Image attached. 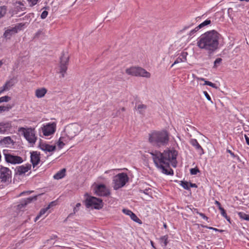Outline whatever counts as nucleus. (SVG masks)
<instances>
[{
    "instance_id": "nucleus-13",
    "label": "nucleus",
    "mask_w": 249,
    "mask_h": 249,
    "mask_svg": "<svg viewBox=\"0 0 249 249\" xmlns=\"http://www.w3.org/2000/svg\"><path fill=\"white\" fill-rule=\"evenodd\" d=\"M16 77H13L9 80H7L5 84L0 88V94H2L4 91L9 90L11 88L14 86L17 83Z\"/></svg>"
},
{
    "instance_id": "nucleus-4",
    "label": "nucleus",
    "mask_w": 249,
    "mask_h": 249,
    "mask_svg": "<svg viewBox=\"0 0 249 249\" xmlns=\"http://www.w3.org/2000/svg\"><path fill=\"white\" fill-rule=\"evenodd\" d=\"M18 131L21 133L28 142L31 144H35L37 137L36 136V131L34 128L20 127Z\"/></svg>"
},
{
    "instance_id": "nucleus-3",
    "label": "nucleus",
    "mask_w": 249,
    "mask_h": 249,
    "mask_svg": "<svg viewBox=\"0 0 249 249\" xmlns=\"http://www.w3.org/2000/svg\"><path fill=\"white\" fill-rule=\"evenodd\" d=\"M148 137L150 144L157 148L165 146L169 141V134L166 130L153 131Z\"/></svg>"
},
{
    "instance_id": "nucleus-55",
    "label": "nucleus",
    "mask_w": 249,
    "mask_h": 249,
    "mask_svg": "<svg viewBox=\"0 0 249 249\" xmlns=\"http://www.w3.org/2000/svg\"><path fill=\"white\" fill-rule=\"evenodd\" d=\"M245 138L247 144L248 145H249V137H248L246 135H245Z\"/></svg>"
},
{
    "instance_id": "nucleus-57",
    "label": "nucleus",
    "mask_w": 249,
    "mask_h": 249,
    "mask_svg": "<svg viewBox=\"0 0 249 249\" xmlns=\"http://www.w3.org/2000/svg\"><path fill=\"white\" fill-rule=\"evenodd\" d=\"M244 126V129L246 131H248L249 129V125H243Z\"/></svg>"
},
{
    "instance_id": "nucleus-23",
    "label": "nucleus",
    "mask_w": 249,
    "mask_h": 249,
    "mask_svg": "<svg viewBox=\"0 0 249 249\" xmlns=\"http://www.w3.org/2000/svg\"><path fill=\"white\" fill-rule=\"evenodd\" d=\"M168 238V235H165L161 236L159 239L160 245L164 248H165L169 243Z\"/></svg>"
},
{
    "instance_id": "nucleus-47",
    "label": "nucleus",
    "mask_w": 249,
    "mask_h": 249,
    "mask_svg": "<svg viewBox=\"0 0 249 249\" xmlns=\"http://www.w3.org/2000/svg\"><path fill=\"white\" fill-rule=\"evenodd\" d=\"M219 210L220 211V213H221V214L222 215V216H223L224 218H227V214L226 212V211L224 210V209L223 208H220V209H219Z\"/></svg>"
},
{
    "instance_id": "nucleus-21",
    "label": "nucleus",
    "mask_w": 249,
    "mask_h": 249,
    "mask_svg": "<svg viewBox=\"0 0 249 249\" xmlns=\"http://www.w3.org/2000/svg\"><path fill=\"white\" fill-rule=\"evenodd\" d=\"M12 133V125H0V134Z\"/></svg>"
},
{
    "instance_id": "nucleus-18",
    "label": "nucleus",
    "mask_w": 249,
    "mask_h": 249,
    "mask_svg": "<svg viewBox=\"0 0 249 249\" xmlns=\"http://www.w3.org/2000/svg\"><path fill=\"white\" fill-rule=\"evenodd\" d=\"M191 144L194 146L196 149L197 151L200 155H202L204 154V150L199 144L197 140L195 139H192L190 140Z\"/></svg>"
},
{
    "instance_id": "nucleus-15",
    "label": "nucleus",
    "mask_w": 249,
    "mask_h": 249,
    "mask_svg": "<svg viewBox=\"0 0 249 249\" xmlns=\"http://www.w3.org/2000/svg\"><path fill=\"white\" fill-rule=\"evenodd\" d=\"M31 169V165L29 163H27L25 165H22L17 167L15 171L17 174L21 175L26 173Z\"/></svg>"
},
{
    "instance_id": "nucleus-60",
    "label": "nucleus",
    "mask_w": 249,
    "mask_h": 249,
    "mask_svg": "<svg viewBox=\"0 0 249 249\" xmlns=\"http://www.w3.org/2000/svg\"><path fill=\"white\" fill-rule=\"evenodd\" d=\"M16 4H18L19 5L22 6V7L24 6V5L20 1H17V2H16Z\"/></svg>"
},
{
    "instance_id": "nucleus-29",
    "label": "nucleus",
    "mask_w": 249,
    "mask_h": 249,
    "mask_svg": "<svg viewBox=\"0 0 249 249\" xmlns=\"http://www.w3.org/2000/svg\"><path fill=\"white\" fill-rule=\"evenodd\" d=\"M131 219L134 221V222L139 224H142V221L141 219H140L133 212L131 215L130 216Z\"/></svg>"
},
{
    "instance_id": "nucleus-38",
    "label": "nucleus",
    "mask_w": 249,
    "mask_h": 249,
    "mask_svg": "<svg viewBox=\"0 0 249 249\" xmlns=\"http://www.w3.org/2000/svg\"><path fill=\"white\" fill-rule=\"evenodd\" d=\"M190 174L192 175H196L198 173H199L200 172L199 170L198 169V168L196 167L195 168H191L190 170Z\"/></svg>"
},
{
    "instance_id": "nucleus-12",
    "label": "nucleus",
    "mask_w": 249,
    "mask_h": 249,
    "mask_svg": "<svg viewBox=\"0 0 249 249\" xmlns=\"http://www.w3.org/2000/svg\"><path fill=\"white\" fill-rule=\"evenodd\" d=\"M96 195L101 196H107L110 195L109 190L103 184L98 185L95 188Z\"/></svg>"
},
{
    "instance_id": "nucleus-14",
    "label": "nucleus",
    "mask_w": 249,
    "mask_h": 249,
    "mask_svg": "<svg viewBox=\"0 0 249 249\" xmlns=\"http://www.w3.org/2000/svg\"><path fill=\"white\" fill-rule=\"evenodd\" d=\"M40 154L37 151H33L31 153L30 161L33 167L37 165L40 161Z\"/></svg>"
},
{
    "instance_id": "nucleus-26",
    "label": "nucleus",
    "mask_w": 249,
    "mask_h": 249,
    "mask_svg": "<svg viewBox=\"0 0 249 249\" xmlns=\"http://www.w3.org/2000/svg\"><path fill=\"white\" fill-rule=\"evenodd\" d=\"M36 200V196L29 197L25 199L20 204L21 207H24L26 206L28 204L31 203L33 200Z\"/></svg>"
},
{
    "instance_id": "nucleus-42",
    "label": "nucleus",
    "mask_w": 249,
    "mask_h": 249,
    "mask_svg": "<svg viewBox=\"0 0 249 249\" xmlns=\"http://www.w3.org/2000/svg\"><path fill=\"white\" fill-rule=\"evenodd\" d=\"M31 7L36 5L39 0H26Z\"/></svg>"
},
{
    "instance_id": "nucleus-44",
    "label": "nucleus",
    "mask_w": 249,
    "mask_h": 249,
    "mask_svg": "<svg viewBox=\"0 0 249 249\" xmlns=\"http://www.w3.org/2000/svg\"><path fill=\"white\" fill-rule=\"evenodd\" d=\"M81 206V204L80 203H77L76 204V206L73 208V213H75L79 211V207Z\"/></svg>"
},
{
    "instance_id": "nucleus-2",
    "label": "nucleus",
    "mask_w": 249,
    "mask_h": 249,
    "mask_svg": "<svg viewBox=\"0 0 249 249\" xmlns=\"http://www.w3.org/2000/svg\"><path fill=\"white\" fill-rule=\"evenodd\" d=\"M151 156L153 162L158 169L162 174L167 176H173L174 170L170 164L166 161V158L159 151L155 150L148 152Z\"/></svg>"
},
{
    "instance_id": "nucleus-64",
    "label": "nucleus",
    "mask_w": 249,
    "mask_h": 249,
    "mask_svg": "<svg viewBox=\"0 0 249 249\" xmlns=\"http://www.w3.org/2000/svg\"><path fill=\"white\" fill-rule=\"evenodd\" d=\"M42 32L41 31H38L36 33V36H38L39 35H40L41 34Z\"/></svg>"
},
{
    "instance_id": "nucleus-52",
    "label": "nucleus",
    "mask_w": 249,
    "mask_h": 249,
    "mask_svg": "<svg viewBox=\"0 0 249 249\" xmlns=\"http://www.w3.org/2000/svg\"><path fill=\"white\" fill-rule=\"evenodd\" d=\"M197 79L198 80L204 81V83L203 84V85H207V83L208 82V81L206 80L205 78L199 77V78H197Z\"/></svg>"
},
{
    "instance_id": "nucleus-58",
    "label": "nucleus",
    "mask_w": 249,
    "mask_h": 249,
    "mask_svg": "<svg viewBox=\"0 0 249 249\" xmlns=\"http://www.w3.org/2000/svg\"><path fill=\"white\" fill-rule=\"evenodd\" d=\"M150 244L153 248H154V249H156V248L154 245V243L153 241H151V240L150 241Z\"/></svg>"
},
{
    "instance_id": "nucleus-32",
    "label": "nucleus",
    "mask_w": 249,
    "mask_h": 249,
    "mask_svg": "<svg viewBox=\"0 0 249 249\" xmlns=\"http://www.w3.org/2000/svg\"><path fill=\"white\" fill-rule=\"evenodd\" d=\"M50 208V205H48L46 208L41 209L39 213L37 214V218H40L42 215L44 214Z\"/></svg>"
},
{
    "instance_id": "nucleus-6",
    "label": "nucleus",
    "mask_w": 249,
    "mask_h": 249,
    "mask_svg": "<svg viewBox=\"0 0 249 249\" xmlns=\"http://www.w3.org/2000/svg\"><path fill=\"white\" fill-rule=\"evenodd\" d=\"M162 154L164 156V158H166V161L171 164L173 167H176L177 166V157L178 156V151L174 149H167L163 151Z\"/></svg>"
},
{
    "instance_id": "nucleus-63",
    "label": "nucleus",
    "mask_w": 249,
    "mask_h": 249,
    "mask_svg": "<svg viewBox=\"0 0 249 249\" xmlns=\"http://www.w3.org/2000/svg\"><path fill=\"white\" fill-rule=\"evenodd\" d=\"M163 226L164 229H166L167 228V225L165 223H163Z\"/></svg>"
},
{
    "instance_id": "nucleus-61",
    "label": "nucleus",
    "mask_w": 249,
    "mask_h": 249,
    "mask_svg": "<svg viewBox=\"0 0 249 249\" xmlns=\"http://www.w3.org/2000/svg\"><path fill=\"white\" fill-rule=\"evenodd\" d=\"M227 218H225L228 221H229L230 223H231V218L229 216H228V215H227Z\"/></svg>"
},
{
    "instance_id": "nucleus-11",
    "label": "nucleus",
    "mask_w": 249,
    "mask_h": 249,
    "mask_svg": "<svg viewBox=\"0 0 249 249\" xmlns=\"http://www.w3.org/2000/svg\"><path fill=\"white\" fill-rule=\"evenodd\" d=\"M12 178V172L9 168L0 165V179L1 181L5 183Z\"/></svg>"
},
{
    "instance_id": "nucleus-46",
    "label": "nucleus",
    "mask_w": 249,
    "mask_h": 249,
    "mask_svg": "<svg viewBox=\"0 0 249 249\" xmlns=\"http://www.w3.org/2000/svg\"><path fill=\"white\" fill-rule=\"evenodd\" d=\"M193 25V23L189 24L188 25H186L184 26V27L182 28L181 30H180V32H183L184 31L189 29Z\"/></svg>"
},
{
    "instance_id": "nucleus-43",
    "label": "nucleus",
    "mask_w": 249,
    "mask_h": 249,
    "mask_svg": "<svg viewBox=\"0 0 249 249\" xmlns=\"http://www.w3.org/2000/svg\"><path fill=\"white\" fill-rule=\"evenodd\" d=\"M122 212L124 213L129 216H130L132 213H133L132 211L127 209H123Z\"/></svg>"
},
{
    "instance_id": "nucleus-37",
    "label": "nucleus",
    "mask_w": 249,
    "mask_h": 249,
    "mask_svg": "<svg viewBox=\"0 0 249 249\" xmlns=\"http://www.w3.org/2000/svg\"><path fill=\"white\" fill-rule=\"evenodd\" d=\"M201 226L203 228L208 229H210V230H213V231H217V232H220V233H222L224 231L223 230L218 229H216V228H213V227H209L208 226L201 225Z\"/></svg>"
},
{
    "instance_id": "nucleus-33",
    "label": "nucleus",
    "mask_w": 249,
    "mask_h": 249,
    "mask_svg": "<svg viewBox=\"0 0 249 249\" xmlns=\"http://www.w3.org/2000/svg\"><path fill=\"white\" fill-rule=\"evenodd\" d=\"M179 185L182 186L183 188L187 190H189V183L187 181H180Z\"/></svg>"
},
{
    "instance_id": "nucleus-22",
    "label": "nucleus",
    "mask_w": 249,
    "mask_h": 249,
    "mask_svg": "<svg viewBox=\"0 0 249 249\" xmlns=\"http://www.w3.org/2000/svg\"><path fill=\"white\" fill-rule=\"evenodd\" d=\"M15 142L9 136L5 137L1 140H0V145H6L12 144L14 145Z\"/></svg>"
},
{
    "instance_id": "nucleus-17",
    "label": "nucleus",
    "mask_w": 249,
    "mask_h": 249,
    "mask_svg": "<svg viewBox=\"0 0 249 249\" xmlns=\"http://www.w3.org/2000/svg\"><path fill=\"white\" fill-rule=\"evenodd\" d=\"M38 147L44 151L46 153L47 152H53L56 149V146L53 145H50L47 143H40Z\"/></svg>"
},
{
    "instance_id": "nucleus-24",
    "label": "nucleus",
    "mask_w": 249,
    "mask_h": 249,
    "mask_svg": "<svg viewBox=\"0 0 249 249\" xmlns=\"http://www.w3.org/2000/svg\"><path fill=\"white\" fill-rule=\"evenodd\" d=\"M66 170L65 168H63L61 170L58 171L53 176V178L55 179H60L63 178L65 176Z\"/></svg>"
},
{
    "instance_id": "nucleus-35",
    "label": "nucleus",
    "mask_w": 249,
    "mask_h": 249,
    "mask_svg": "<svg viewBox=\"0 0 249 249\" xmlns=\"http://www.w3.org/2000/svg\"><path fill=\"white\" fill-rule=\"evenodd\" d=\"M211 23V21L210 19H207L204 21L200 23L198 26H197V28L200 29L203 27L207 26L210 24Z\"/></svg>"
},
{
    "instance_id": "nucleus-27",
    "label": "nucleus",
    "mask_w": 249,
    "mask_h": 249,
    "mask_svg": "<svg viewBox=\"0 0 249 249\" xmlns=\"http://www.w3.org/2000/svg\"><path fill=\"white\" fill-rule=\"evenodd\" d=\"M146 108V105L142 104L138 105L137 106V110L139 111L140 114L142 115H143L145 113Z\"/></svg>"
},
{
    "instance_id": "nucleus-30",
    "label": "nucleus",
    "mask_w": 249,
    "mask_h": 249,
    "mask_svg": "<svg viewBox=\"0 0 249 249\" xmlns=\"http://www.w3.org/2000/svg\"><path fill=\"white\" fill-rule=\"evenodd\" d=\"M226 152L227 153H229L233 159L237 160L238 161H239V162L241 161V159L240 158V157L237 155L234 154V153L233 152H232L231 150H230L229 149H227Z\"/></svg>"
},
{
    "instance_id": "nucleus-45",
    "label": "nucleus",
    "mask_w": 249,
    "mask_h": 249,
    "mask_svg": "<svg viewBox=\"0 0 249 249\" xmlns=\"http://www.w3.org/2000/svg\"><path fill=\"white\" fill-rule=\"evenodd\" d=\"M151 189L149 188H146L143 190H140V192L142 193L145 195H149L150 193Z\"/></svg>"
},
{
    "instance_id": "nucleus-5",
    "label": "nucleus",
    "mask_w": 249,
    "mask_h": 249,
    "mask_svg": "<svg viewBox=\"0 0 249 249\" xmlns=\"http://www.w3.org/2000/svg\"><path fill=\"white\" fill-rule=\"evenodd\" d=\"M129 179L126 173H121L117 174L113 177V188L117 190L124 187Z\"/></svg>"
},
{
    "instance_id": "nucleus-20",
    "label": "nucleus",
    "mask_w": 249,
    "mask_h": 249,
    "mask_svg": "<svg viewBox=\"0 0 249 249\" xmlns=\"http://www.w3.org/2000/svg\"><path fill=\"white\" fill-rule=\"evenodd\" d=\"M19 27L15 26L6 30L4 33L3 36L5 38H10L13 35L18 33Z\"/></svg>"
},
{
    "instance_id": "nucleus-40",
    "label": "nucleus",
    "mask_w": 249,
    "mask_h": 249,
    "mask_svg": "<svg viewBox=\"0 0 249 249\" xmlns=\"http://www.w3.org/2000/svg\"><path fill=\"white\" fill-rule=\"evenodd\" d=\"M222 61V59L221 58H217L214 61V65L213 66V68H216L217 67V65L220 64Z\"/></svg>"
},
{
    "instance_id": "nucleus-16",
    "label": "nucleus",
    "mask_w": 249,
    "mask_h": 249,
    "mask_svg": "<svg viewBox=\"0 0 249 249\" xmlns=\"http://www.w3.org/2000/svg\"><path fill=\"white\" fill-rule=\"evenodd\" d=\"M56 125H43L42 127L43 134L45 136H49L53 134L56 130Z\"/></svg>"
},
{
    "instance_id": "nucleus-1",
    "label": "nucleus",
    "mask_w": 249,
    "mask_h": 249,
    "mask_svg": "<svg viewBox=\"0 0 249 249\" xmlns=\"http://www.w3.org/2000/svg\"><path fill=\"white\" fill-rule=\"evenodd\" d=\"M221 37L222 36L214 30L206 32L197 38V46L211 54L218 49Z\"/></svg>"
},
{
    "instance_id": "nucleus-19",
    "label": "nucleus",
    "mask_w": 249,
    "mask_h": 249,
    "mask_svg": "<svg viewBox=\"0 0 249 249\" xmlns=\"http://www.w3.org/2000/svg\"><path fill=\"white\" fill-rule=\"evenodd\" d=\"M187 55L188 53L187 52H182L173 64L171 65V67H173L175 64L186 61Z\"/></svg>"
},
{
    "instance_id": "nucleus-48",
    "label": "nucleus",
    "mask_w": 249,
    "mask_h": 249,
    "mask_svg": "<svg viewBox=\"0 0 249 249\" xmlns=\"http://www.w3.org/2000/svg\"><path fill=\"white\" fill-rule=\"evenodd\" d=\"M48 12L47 11H44L42 12L40 18L42 19H45L48 16Z\"/></svg>"
},
{
    "instance_id": "nucleus-41",
    "label": "nucleus",
    "mask_w": 249,
    "mask_h": 249,
    "mask_svg": "<svg viewBox=\"0 0 249 249\" xmlns=\"http://www.w3.org/2000/svg\"><path fill=\"white\" fill-rule=\"evenodd\" d=\"M199 30V29L197 28V26L196 27L195 29L192 30L190 31L188 34V35L190 36H194L196 33Z\"/></svg>"
},
{
    "instance_id": "nucleus-36",
    "label": "nucleus",
    "mask_w": 249,
    "mask_h": 249,
    "mask_svg": "<svg viewBox=\"0 0 249 249\" xmlns=\"http://www.w3.org/2000/svg\"><path fill=\"white\" fill-rule=\"evenodd\" d=\"M193 209L194 210V212H196V213L200 215L203 219L206 221L208 220L209 218L206 215H205L204 213L199 212L197 209L193 208Z\"/></svg>"
},
{
    "instance_id": "nucleus-8",
    "label": "nucleus",
    "mask_w": 249,
    "mask_h": 249,
    "mask_svg": "<svg viewBox=\"0 0 249 249\" xmlns=\"http://www.w3.org/2000/svg\"><path fill=\"white\" fill-rule=\"evenodd\" d=\"M126 73L130 75L150 78L151 74L145 70L136 67H132L125 70Z\"/></svg>"
},
{
    "instance_id": "nucleus-49",
    "label": "nucleus",
    "mask_w": 249,
    "mask_h": 249,
    "mask_svg": "<svg viewBox=\"0 0 249 249\" xmlns=\"http://www.w3.org/2000/svg\"><path fill=\"white\" fill-rule=\"evenodd\" d=\"M203 93H204L205 96L206 97V98H207V99L208 101H210L211 103H213L211 98L210 96L209 95V94H208V93L207 91H203Z\"/></svg>"
},
{
    "instance_id": "nucleus-34",
    "label": "nucleus",
    "mask_w": 249,
    "mask_h": 249,
    "mask_svg": "<svg viewBox=\"0 0 249 249\" xmlns=\"http://www.w3.org/2000/svg\"><path fill=\"white\" fill-rule=\"evenodd\" d=\"M7 7L5 6H0V18L3 17L6 13Z\"/></svg>"
},
{
    "instance_id": "nucleus-56",
    "label": "nucleus",
    "mask_w": 249,
    "mask_h": 249,
    "mask_svg": "<svg viewBox=\"0 0 249 249\" xmlns=\"http://www.w3.org/2000/svg\"><path fill=\"white\" fill-rule=\"evenodd\" d=\"M104 135V133H102V134H98L97 136H96V138L97 139H100L101 138H102V137H103Z\"/></svg>"
},
{
    "instance_id": "nucleus-10",
    "label": "nucleus",
    "mask_w": 249,
    "mask_h": 249,
    "mask_svg": "<svg viewBox=\"0 0 249 249\" xmlns=\"http://www.w3.org/2000/svg\"><path fill=\"white\" fill-rule=\"evenodd\" d=\"M69 61V56L67 52H62L61 56L60 58V71L59 73L61 74L62 77H64L68 69V65Z\"/></svg>"
},
{
    "instance_id": "nucleus-31",
    "label": "nucleus",
    "mask_w": 249,
    "mask_h": 249,
    "mask_svg": "<svg viewBox=\"0 0 249 249\" xmlns=\"http://www.w3.org/2000/svg\"><path fill=\"white\" fill-rule=\"evenodd\" d=\"M12 108V106L10 105H7L6 106H0V113L4 111H9Z\"/></svg>"
},
{
    "instance_id": "nucleus-39",
    "label": "nucleus",
    "mask_w": 249,
    "mask_h": 249,
    "mask_svg": "<svg viewBox=\"0 0 249 249\" xmlns=\"http://www.w3.org/2000/svg\"><path fill=\"white\" fill-rule=\"evenodd\" d=\"M11 100V97L8 96H4L0 97V103L2 102H8Z\"/></svg>"
},
{
    "instance_id": "nucleus-25",
    "label": "nucleus",
    "mask_w": 249,
    "mask_h": 249,
    "mask_svg": "<svg viewBox=\"0 0 249 249\" xmlns=\"http://www.w3.org/2000/svg\"><path fill=\"white\" fill-rule=\"evenodd\" d=\"M47 92V89L45 88L37 89L36 90V96L37 98H42Z\"/></svg>"
},
{
    "instance_id": "nucleus-59",
    "label": "nucleus",
    "mask_w": 249,
    "mask_h": 249,
    "mask_svg": "<svg viewBox=\"0 0 249 249\" xmlns=\"http://www.w3.org/2000/svg\"><path fill=\"white\" fill-rule=\"evenodd\" d=\"M55 204V201H52L51 203H50V204L48 205H50V208H51L52 206L54 205Z\"/></svg>"
},
{
    "instance_id": "nucleus-62",
    "label": "nucleus",
    "mask_w": 249,
    "mask_h": 249,
    "mask_svg": "<svg viewBox=\"0 0 249 249\" xmlns=\"http://www.w3.org/2000/svg\"><path fill=\"white\" fill-rule=\"evenodd\" d=\"M77 133V132H74V134H73L72 133H71V132H69V133H70V134L71 135V137H72V136H73V135H76Z\"/></svg>"
},
{
    "instance_id": "nucleus-7",
    "label": "nucleus",
    "mask_w": 249,
    "mask_h": 249,
    "mask_svg": "<svg viewBox=\"0 0 249 249\" xmlns=\"http://www.w3.org/2000/svg\"><path fill=\"white\" fill-rule=\"evenodd\" d=\"M87 208L100 210L103 207V202L101 198L88 196L85 200Z\"/></svg>"
},
{
    "instance_id": "nucleus-9",
    "label": "nucleus",
    "mask_w": 249,
    "mask_h": 249,
    "mask_svg": "<svg viewBox=\"0 0 249 249\" xmlns=\"http://www.w3.org/2000/svg\"><path fill=\"white\" fill-rule=\"evenodd\" d=\"M3 154L5 161L12 164H20L23 162L22 158L19 156L9 153V150L4 149Z\"/></svg>"
},
{
    "instance_id": "nucleus-51",
    "label": "nucleus",
    "mask_w": 249,
    "mask_h": 249,
    "mask_svg": "<svg viewBox=\"0 0 249 249\" xmlns=\"http://www.w3.org/2000/svg\"><path fill=\"white\" fill-rule=\"evenodd\" d=\"M207 83V85H208L209 86H211L213 88H215V89H216L217 88V86H216V85L210 81H208V82Z\"/></svg>"
},
{
    "instance_id": "nucleus-50",
    "label": "nucleus",
    "mask_w": 249,
    "mask_h": 249,
    "mask_svg": "<svg viewBox=\"0 0 249 249\" xmlns=\"http://www.w3.org/2000/svg\"><path fill=\"white\" fill-rule=\"evenodd\" d=\"M57 144L59 149H62L65 145L64 143L62 141H61L60 139L57 142Z\"/></svg>"
},
{
    "instance_id": "nucleus-28",
    "label": "nucleus",
    "mask_w": 249,
    "mask_h": 249,
    "mask_svg": "<svg viewBox=\"0 0 249 249\" xmlns=\"http://www.w3.org/2000/svg\"><path fill=\"white\" fill-rule=\"evenodd\" d=\"M238 215L240 219L249 221V215L244 212H240L238 213Z\"/></svg>"
},
{
    "instance_id": "nucleus-53",
    "label": "nucleus",
    "mask_w": 249,
    "mask_h": 249,
    "mask_svg": "<svg viewBox=\"0 0 249 249\" xmlns=\"http://www.w3.org/2000/svg\"><path fill=\"white\" fill-rule=\"evenodd\" d=\"M214 203L216 205V206L218 207L219 210L220 209V208H222L221 207L220 203L219 201H218L217 200H215L214 202Z\"/></svg>"
},
{
    "instance_id": "nucleus-54",
    "label": "nucleus",
    "mask_w": 249,
    "mask_h": 249,
    "mask_svg": "<svg viewBox=\"0 0 249 249\" xmlns=\"http://www.w3.org/2000/svg\"><path fill=\"white\" fill-rule=\"evenodd\" d=\"M189 187H192V188H197V185L196 184V183H191V182H189Z\"/></svg>"
}]
</instances>
